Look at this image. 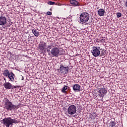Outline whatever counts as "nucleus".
Masks as SVG:
<instances>
[{
	"label": "nucleus",
	"instance_id": "obj_1",
	"mask_svg": "<svg viewBox=\"0 0 127 127\" xmlns=\"http://www.w3.org/2000/svg\"><path fill=\"white\" fill-rule=\"evenodd\" d=\"M47 51L48 52L49 55H52L53 57H58L60 54V49L58 45L55 44L54 45L48 46L47 48Z\"/></svg>",
	"mask_w": 127,
	"mask_h": 127
},
{
	"label": "nucleus",
	"instance_id": "obj_2",
	"mask_svg": "<svg viewBox=\"0 0 127 127\" xmlns=\"http://www.w3.org/2000/svg\"><path fill=\"white\" fill-rule=\"evenodd\" d=\"M3 106L4 109L7 110V111H15V110H17L19 108L18 105H14L7 98L4 99L3 102Z\"/></svg>",
	"mask_w": 127,
	"mask_h": 127
},
{
	"label": "nucleus",
	"instance_id": "obj_3",
	"mask_svg": "<svg viewBox=\"0 0 127 127\" xmlns=\"http://www.w3.org/2000/svg\"><path fill=\"white\" fill-rule=\"evenodd\" d=\"M19 121L17 119H11V117H8L4 118L2 120V124L3 127H11L13 125V124H18Z\"/></svg>",
	"mask_w": 127,
	"mask_h": 127
},
{
	"label": "nucleus",
	"instance_id": "obj_4",
	"mask_svg": "<svg viewBox=\"0 0 127 127\" xmlns=\"http://www.w3.org/2000/svg\"><path fill=\"white\" fill-rule=\"evenodd\" d=\"M79 18L82 24H85V23H87V22L89 21V19H90V14L87 12H83L80 14Z\"/></svg>",
	"mask_w": 127,
	"mask_h": 127
},
{
	"label": "nucleus",
	"instance_id": "obj_5",
	"mask_svg": "<svg viewBox=\"0 0 127 127\" xmlns=\"http://www.w3.org/2000/svg\"><path fill=\"white\" fill-rule=\"evenodd\" d=\"M100 49H101L100 47H97L95 46L92 47V55L94 57H98L101 54Z\"/></svg>",
	"mask_w": 127,
	"mask_h": 127
},
{
	"label": "nucleus",
	"instance_id": "obj_6",
	"mask_svg": "<svg viewBox=\"0 0 127 127\" xmlns=\"http://www.w3.org/2000/svg\"><path fill=\"white\" fill-rule=\"evenodd\" d=\"M77 112V107L75 105H70L67 109V113L68 115H75Z\"/></svg>",
	"mask_w": 127,
	"mask_h": 127
},
{
	"label": "nucleus",
	"instance_id": "obj_7",
	"mask_svg": "<svg viewBox=\"0 0 127 127\" xmlns=\"http://www.w3.org/2000/svg\"><path fill=\"white\" fill-rule=\"evenodd\" d=\"M59 72L62 74H67L69 73V66H64L63 64H61Z\"/></svg>",
	"mask_w": 127,
	"mask_h": 127
},
{
	"label": "nucleus",
	"instance_id": "obj_8",
	"mask_svg": "<svg viewBox=\"0 0 127 127\" xmlns=\"http://www.w3.org/2000/svg\"><path fill=\"white\" fill-rule=\"evenodd\" d=\"M98 92L99 97H104V95H106V94L108 93V91H107V90H106V88H105L99 89Z\"/></svg>",
	"mask_w": 127,
	"mask_h": 127
},
{
	"label": "nucleus",
	"instance_id": "obj_9",
	"mask_svg": "<svg viewBox=\"0 0 127 127\" xmlns=\"http://www.w3.org/2000/svg\"><path fill=\"white\" fill-rule=\"evenodd\" d=\"M69 2L72 6H80L81 4L76 0H70Z\"/></svg>",
	"mask_w": 127,
	"mask_h": 127
},
{
	"label": "nucleus",
	"instance_id": "obj_10",
	"mask_svg": "<svg viewBox=\"0 0 127 127\" xmlns=\"http://www.w3.org/2000/svg\"><path fill=\"white\" fill-rule=\"evenodd\" d=\"M6 24V18L4 16L0 17V25H5Z\"/></svg>",
	"mask_w": 127,
	"mask_h": 127
},
{
	"label": "nucleus",
	"instance_id": "obj_11",
	"mask_svg": "<svg viewBox=\"0 0 127 127\" xmlns=\"http://www.w3.org/2000/svg\"><path fill=\"white\" fill-rule=\"evenodd\" d=\"M7 77H8V78L11 82H14V78L15 77V75L14 74L13 72H10Z\"/></svg>",
	"mask_w": 127,
	"mask_h": 127
},
{
	"label": "nucleus",
	"instance_id": "obj_12",
	"mask_svg": "<svg viewBox=\"0 0 127 127\" xmlns=\"http://www.w3.org/2000/svg\"><path fill=\"white\" fill-rule=\"evenodd\" d=\"M39 48L40 50H44L46 48V43L44 42H40L39 44Z\"/></svg>",
	"mask_w": 127,
	"mask_h": 127
},
{
	"label": "nucleus",
	"instance_id": "obj_13",
	"mask_svg": "<svg viewBox=\"0 0 127 127\" xmlns=\"http://www.w3.org/2000/svg\"><path fill=\"white\" fill-rule=\"evenodd\" d=\"M72 88L74 92H80V89H81V86L79 84H74L73 85Z\"/></svg>",
	"mask_w": 127,
	"mask_h": 127
},
{
	"label": "nucleus",
	"instance_id": "obj_14",
	"mask_svg": "<svg viewBox=\"0 0 127 127\" xmlns=\"http://www.w3.org/2000/svg\"><path fill=\"white\" fill-rule=\"evenodd\" d=\"M3 86L5 89H7L8 90L11 89L12 87V85L11 84V83L9 82H6V81H5V83L3 84Z\"/></svg>",
	"mask_w": 127,
	"mask_h": 127
},
{
	"label": "nucleus",
	"instance_id": "obj_15",
	"mask_svg": "<svg viewBox=\"0 0 127 127\" xmlns=\"http://www.w3.org/2000/svg\"><path fill=\"white\" fill-rule=\"evenodd\" d=\"M97 12L99 16H104L105 12V9H104L103 8H100L98 9Z\"/></svg>",
	"mask_w": 127,
	"mask_h": 127
},
{
	"label": "nucleus",
	"instance_id": "obj_16",
	"mask_svg": "<svg viewBox=\"0 0 127 127\" xmlns=\"http://www.w3.org/2000/svg\"><path fill=\"white\" fill-rule=\"evenodd\" d=\"M32 32L36 37H38V36H39V32L37 31V30L33 29Z\"/></svg>",
	"mask_w": 127,
	"mask_h": 127
},
{
	"label": "nucleus",
	"instance_id": "obj_17",
	"mask_svg": "<svg viewBox=\"0 0 127 127\" xmlns=\"http://www.w3.org/2000/svg\"><path fill=\"white\" fill-rule=\"evenodd\" d=\"M8 69H5L3 72V75L5 77H7L8 75L10 73Z\"/></svg>",
	"mask_w": 127,
	"mask_h": 127
},
{
	"label": "nucleus",
	"instance_id": "obj_18",
	"mask_svg": "<svg viewBox=\"0 0 127 127\" xmlns=\"http://www.w3.org/2000/svg\"><path fill=\"white\" fill-rule=\"evenodd\" d=\"M67 90H68V86L66 85H64V87L62 89V92H63V93H66Z\"/></svg>",
	"mask_w": 127,
	"mask_h": 127
},
{
	"label": "nucleus",
	"instance_id": "obj_19",
	"mask_svg": "<svg viewBox=\"0 0 127 127\" xmlns=\"http://www.w3.org/2000/svg\"><path fill=\"white\" fill-rule=\"evenodd\" d=\"M116 126V122L114 121H111L110 122V125L109 126L110 127H114Z\"/></svg>",
	"mask_w": 127,
	"mask_h": 127
},
{
	"label": "nucleus",
	"instance_id": "obj_20",
	"mask_svg": "<svg viewBox=\"0 0 127 127\" xmlns=\"http://www.w3.org/2000/svg\"><path fill=\"white\" fill-rule=\"evenodd\" d=\"M48 4H49L50 5H53L55 4V2L49 1L48 2Z\"/></svg>",
	"mask_w": 127,
	"mask_h": 127
},
{
	"label": "nucleus",
	"instance_id": "obj_21",
	"mask_svg": "<svg viewBox=\"0 0 127 127\" xmlns=\"http://www.w3.org/2000/svg\"><path fill=\"white\" fill-rule=\"evenodd\" d=\"M117 16L118 18H119V17H122V13H121L120 12H118L117 13Z\"/></svg>",
	"mask_w": 127,
	"mask_h": 127
},
{
	"label": "nucleus",
	"instance_id": "obj_22",
	"mask_svg": "<svg viewBox=\"0 0 127 127\" xmlns=\"http://www.w3.org/2000/svg\"><path fill=\"white\" fill-rule=\"evenodd\" d=\"M47 14L48 15H51V14H52V12H50V11H48V12H47Z\"/></svg>",
	"mask_w": 127,
	"mask_h": 127
},
{
	"label": "nucleus",
	"instance_id": "obj_23",
	"mask_svg": "<svg viewBox=\"0 0 127 127\" xmlns=\"http://www.w3.org/2000/svg\"><path fill=\"white\" fill-rule=\"evenodd\" d=\"M100 40H101V42H105V39H103V38H101Z\"/></svg>",
	"mask_w": 127,
	"mask_h": 127
},
{
	"label": "nucleus",
	"instance_id": "obj_24",
	"mask_svg": "<svg viewBox=\"0 0 127 127\" xmlns=\"http://www.w3.org/2000/svg\"><path fill=\"white\" fill-rule=\"evenodd\" d=\"M101 56H104V55H105L106 53H105L104 52H102L101 53Z\"/></svg>",
	"mask_w": 127,
	"mask_h": 127
},
{
	"label": "nucleus",
	"instance_id": "obj_25",
	"mask_svg": "<svg viewBox=\"0 0 127 127\" xmlns=\"http://www.w3.org/2000/svg\"><path fill=\"white\" fill-rule=\"evenodd\" d=\"M11 89H16V86H12Z\"/></svg>",
	"mask_w": 127,
	"mask_h": 127
},
{
	"label": "nucleus",
	"instance_id": "obj_26",
	"mask_svg": "<svg viewBox=\"0 0 127 127\" xmlns=\"http://www.w3.org/2000/svg\"><path fill=\"white\" fill-rule=\"evenodd\" d=\"M125 6H126V7H127V0H126V2H125Z\"/></svg>",
	"mask_w": 127,
	"mask_h": 127
},
{
	"label": "nucleus",
	"instance_id": "obj_27",
	"mask_svg": "<svg viewBox=\"0 0 127 127\" xmlns=\"http://www.w3.org/2000/svg\"><path fill=\"white\" fill-rule=\"evenodd\" d=\"M4 81H5V82H6V78H4Z\"/></svg>",
	"mask_w": 127,
	"mask_h": 127
},
{
	"label": "nucleus",
	"instance_id": "obj_28",
	"mask_svg": "<svg viewBox=\"0 0 127 127\" xmlns=\"http://www.w3.org/2000/svg\"><path fill=\"white\" fill-rule=\"evenodd\" d=\"M94 118H96V115H95V117H94Z\"/></svg>",
	"mask_w": 127,
	"mask_h": 127
},
{
	"label": "nucleus",
	"instance_id": "obj_29",
	"mask_svg": "<svg viewBox=\"0 0 127 127\" xmlns=\"http://www.w3.org/2000/svg\"><path fill=\"white\" fill-rule=\"evenodd\" d=\"M3 28H5V27H3Z\"/></svg>",
	"mask_w": 127,
	"mask_h": 127
}]
</instances>
